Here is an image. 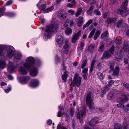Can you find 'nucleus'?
<instances>
[{
    "label": "nucleus",
    "mask_w": 129,
    "mask_h": 129,
    "mask_svg": "<svg viewBox=\"0 0 129 129\" xmlns=\"http://www.w3.org/2000/svg\"><path fill=\"white\" fill-rule=\"evenodd\" d=\"M37 74V70L36 69H32L30 72V75L33 76H36Z\"/></svg>",
    "instance_id": "nucleus-20"
},
{
    "label": "nucleus",
    "mask_w": 129,
    "mask_h": 129,
    "mask_svg": "<svg viewBox=\"0 0 129 129\" xmlns=\"http://www.w3.org/2000/svg\"><path fill=\"white\" fill-rule=\"evenodd\" d=\"M127 9V8L120 7L118 10L117 13L122 16L126 15Z\"/></svg>",
    "instance_id": "nucleus-12"
},
{
    "label": "nucleus",
    "mask_w": 129,
    "mask_h": 129,
    "mask_svg": "<svg viewBox=\"0 0 129 129\" xmlns=\"http://www.w3.org/2000/svg\"><path fill=\"white\" fill-rule=\"evenodd\" d=\"M88 74L87 73H85L83 75V78L85 80H86L87 78Z\"/></svg>",
    "instance_id": "nucleus-55"
},
{
    "label": "nucleus",
    "mask_w": 129,
    "mask_h": 129,
    "mask_svg": "<svg viewBox=\"0 0 129 129\" xmlns=\"http://www.w3.org/2000/svg\"><path fill=\"white\" fill-rule=\"evenodd\" d=\"M107 98L109 100H111L112 99V94L110 93L108 94L107 96Z\"/></svg>",
    "instance_id": "nucleus-54"
},
{
    "label": "nucleus",
    "mask_w": 129,
    "mask_h": 129,
    "mask_svg": "<svg viewBox=\"0 0 129 129\" xmlns=\"http://www.w3.org/2000/svg\"><path fill=\"white\" fill-rule=\"evenodd\" d=\"M21 56V54H17L15 56V57L17 59L20 58Z\"/></svg>",
    "instance_id": "nucleus-47"
},
{
    "label": "nucleus",
    "mask_w": 129,
    "mask_h": 129,
    "mask_svg": "<svg viewBox=\"0 0 129 129\" xmlns=\"http://www.w3.org/2000/svg\"><path fill=\"white\" fill-rule=\"evenodd\" d=\"M85 111L83 110L81 111L77 114V118L80 119L82 117L85 115Z\"/></svg>",
    "instance_id": "nucleus-19"
},
{
    "label": "nucleus",
    "mask_w": 129,
    "mask_h": 129,
    "mask_svg": "<svg viewBox=\"0 0 129 129\" xmlns=\"http://www.w3.org/2000/svg\"><path fill=\"white\" fill-rule=\"evenodd\" d=\"M82 23H83L82 22H78V23H77L78 26L79 27L81 26L82 25Z\"/></svg>",
    "instance_id": "nucleus-60"
},
{
    "label": "nucleus",
    "mask_w": 129,
    "mask_h": 129,
    "mask_svg": "<svg viewBox=\"0 0 129 129\" xmlns=\"http://www.w3.org/2000/svg\"><path fill=\"white\" fill-rule=\"evenodd\" d=\"M39 82L37 79H33L31 80L30 83V86L33 87H37L39 85Z\"/></svg>",
    "instance_id": "nucleus-11"
},
{
    "label": "nucleus",
    "mask_w": 129,
    "mask_h": 129,
    "mask_svg": "<svg viewBox=\"0 0 129 129\" xmlns=\"http://www.w3.org/2000/svg\"><path fill=\"white\" fill-rule=\"evenodd\" d=\"M117 106L118 107H120L121 108H123L124 107V105L122 104L121 103L118 104L117 105Z\"/></svg>",
    "instance_id": "nucleus-53"
},
{
    "label": "nucleus",
    "mask_w": 129,
    "mask_h": 129,
    "mask_svg": "<svg viewBox=\"0 0 129 129\" xmlns=\"http://www.w3.org/2000/svg\"><path fill=\"white\" fill-rule=\"evenodd\" d=\"M114 83L113 80H111L109 81L108 82V85L105 86L103 88H101V90L102 93L104 94L106 93V92L109 90L108 87L112 86Z\"/></svg>",
    "instance_id": "nucleus-6"
},
{
    "label": "nucleus",
    "mask_w": 129,
    "mask_h": 129,
    "mask_svg": "<svg viewBox=\"0 0 129 129\" xmlns=\"http://www.w3.org/2000/svg\"><path fill=\"white\" fill-rule=\"evenodd\" d=\"M14 54V52L12 50L10 49L8 50L7 56L9 58H11Z\"/></svg>",
    "instance_id": "nucleus-17"
},
{
    "label": "nucleus",
    "mask_w": 129,
    "mask_h": 129,
    "mask_svg": "<svg viewBox=\"0 0 129 129\" xmlns=\"http://www.w3.org/2000/svg\"><path fill=\"white\" fill-rule=\"evenodd\" d=\"M114 48V46H112L109 51L105 52L103 54L102 58H108L110 57L113 54Z\"/></svg>",
    "instance_id": "nucleus-5"
},
{
    "label": "nucleus",
    "mask_w": 129,
    "mask_h": 129,
    "mask_svg": "<svg viewBox=\"0 0 129 129\" xmlns=\"http://www.w3.org/2000/svg\"><path fill=\"white\" fill-rule=\"evenodd\" d=\"M68 12L72 15H73L75 14V11L72 10H69Z\"/></svg>",
    "instance_id": "nucleus-46"
},
{
    "label": "nucleus",
    "mask_w": 129,
    "mask_h": 129,
    "mask_svg": "<svg viewBox=\"0 0 129 129\" xmlns=\"http://www.w3.org/2000/svg\"><path fill=\"white\" fill-rule=\"evenodd\" d=\"M93 9V6L91 5L90 6L89 8L87 11V13L88 15H91Z\"/></svg>",
    "instance_id": "nucleus-21"
},
{
    "label": "nucleus",
    "mask_w": 129,
    "mask_h": 129,
    "mask_svg": "<svg viewBox=\"0 0 129 129\" xmlns=\"http://www.w3.org/2000/svg\"><path fill=\"white\" fill-rule=\"evenodd\" d=\"M6 65L5 62L1 60H0V68L3 69L5 68Z\"/></svg>",
    "instance_id": "nucleus-23"
},
{
    "label": "nucleus",
    "mask_w": 129,
    "mask_h": 129,
    "mask_svg": "<svg viewBox=\"0 0 129 129\" xmlns=\"http://www.w3.org/2000/svg\"><path fill=\"white\" fill-rule=\"evenodd\" d=\"M101 34V31L100 30H98L97 31L94 37V40H96L98 38Z\"/></svg>",
    "instance_id": "nucleus-25"
},
{
    "label": "nucleus",
    "mask_w": 129,
    "mask_h": 129,
    "mask_svg": "<svg viewBox=\"0 0 129 129\" xmlns=\"http://www.w3.org/2000/svg\"><path fill=\"white\" fill-rule=\"evenodd\" d=\"M123 20L121 19L118 21L116 23V26L118 28L120 27L122 23Z\"/></svg>",
    "instance_id": "nucleus-30"
},
{
    "label": "nucleus",
    "mask_w": 129,
    "mask_h": 129,
    "mask_svg": "<svg viewBox=\"0 0 129 129\" xmlns=\"http://www.w3.org/2000/svg\"><path fill=\"white\" fill-rule=\"evenodd\" d=\"M97 75L102 80L103 79L104 77L103 74L102 73L100 72H98L97 73Z\"/></svg>",
    "instance_id": "nucleus-38"
},
{
    "label": "nucleus",
    "mask_w": 129,
    "mask_h": 129,
    "mask_svg": "<svg viewBox=\"0 0 129 129\" xmlns=\"http://www.w3.org/2000/svg\"><path fill=\"white\" fill-rule=\"evenodd\" d=\"M88 70V69H87L85 68L82 71V72L84 74H85V73H87V72Z\"/></svg>",
    "instance_id": "nucleus-48"
},
{
    "label": "nucleus",
    "mask_w": 129,
    "mask_h": 129,
    "mask_svg": "<svg viewBox=\"0 0 129 129\" xmlns=\"http://www.w3.org/2000/svg\"><path fill=\"white\" fill-rule=\"evenodd\" d=\"M53 9V6H52L47 9L44 10L43 12L44 13H47L52 11Z\"/></svg>",
    "instance_id": "nucleus-29"
},
{
    "label": "nucleus",
    "mask_w": 129,
    "mask_h": 129,
    "mask_svg": "<svg viewBox=\"0 0 129 129\" xmlns=\"http://www.w3.org/2000/svg\"><path fill=\"white\" fill-rule=\"evenodd\" d=\"M81 77L79 76L78 74H75L73 81L74 85L79 87L81 84Z\"/></svg>",
    "instance_id": "nucleus-4"
},
{
    "label": "nucleus",
    "mask_w": 129,
    "mask_h": 129,
    "mask_svg": "<svg viewBox=\"0 0 129 129\" xmlns=\"http://www.w3.org/2000/svg\"><path fill=\"white\" fill-rule=\"evenodd\" d=\"M93 13L97 15H100L101 14L100 12L99 11L98 9L95 10L93 11Z\"/></svg>",
    "instance_id": "nucleus-37"
},
{
    "label": "nucleus",
    "mask_w": 129,
    "mask_h": 129,
    "mask_svg": "<svg viewBox=\"0 0 129 129\" xmlns=\"http://www.w3.org/2000/svg\"><path fill=\"white\" fill-rule=\"evenodd\" d=\"M63 40V38L61 36H59L57 37L56 42L59 47L62 46Z\"/></svg>",
    "instance_id": "nucleus-13"
},
{
    "label": "nucleus",
    "mask_w": 129,
    "mask_h": 129,
    "mask_svg": "<svg viewBox=\"0 0 129 129\" xmlns=\"http://www.w3.org/2000/svg\"><path fill=\"white\" fill-rule=\"evenodd\" d=\"M104 50V45L103 43H102L100 46L99 51L101 52H103Z\"/></svg>",
    "instance_id": "nucleus-33"
},
{
    "label": "nucleus",
    "mask_w": 129,
    "mask_h": 129,
    "mask_svg": "<svg viewBox=\"0 0 129 129\" xmlns=\"http://www.w3.org/2000/svg\"><path fill=\"white\" fill-rule=\"evenodd\" d=\"M11 88L9 87L8 88L5 90V91L6 93H8L11 90Z\"/></svg>",
    "instance_id": "nucleus-59"
},
{
    "label": "nucleus",
    "mask_w": 129,
    "mask_h": 129,
    "mask_svg": "<svg viewBox=\"0 0 129 129\" xmlns=\"http://www.w3.org/2000/svg\"><path fill=\"white\" fill-rule=\"evenodd\" d=\"M81 32L80 30L77 33L74 34L72 38V42L74 43H75L78 39L79 37L81 35Z\"/></svg>",
    "instance_id": "nucleus-10"
},
{
    "label": "nucleus",
    "mask_w": 129,
    "mask_h": 129,
    "mask_svg": "<svg viewBox=\"0 0 129 129\" xmlns=\"http://www.w3.org/2000/svg\"><path fill=\"white\" fill-rule=\"evenodd\" d=\"M74 114V110L72 108H71V110L70 113V116L72 117Z\"/></svg>",
    "instance_id": "nucleus-39"
},
{
    "label": "nucleus",
    "mask_w": 129,
    "mask_h": 129,
    "mask_svg": "<svg viewBox=\"0 0 129 129\" xmlns=\"http://www.w3.org/2000/svg\"><path fill=\"white\" fill-rule=\"evenodd\" d=\"M46 7V6L44 4L42 5L39 7L40 9L41 10H44Z\"/></svg>",
    "instance_id": "nucleus-41"
},
{
    "label": "nucleus",
    "mask_w": 129,
    "mask_h": 129,
    "mask_svg": "<svg viewBox=\"0 0 129 129\" xmlns=\"http://www.w3.org/2000/svg\"><path fill=\"white\" fill-rule=\"evenodd\" d=\"M19 72L20 74L22 75H25L27 73V71L22 67H20Z\"/></svg>",
    "instance_id": "nucleus-15"
},
{
    "label": "nucleus",
    "mask_w": 129,
    "mask_h": 129,
    "mask_svg": "<svg viewBox=\"0 0 129 129\" xmlns=\"http://www.w3.org/2000/svg\"><path fill=\"white\" fill-rule=\"evenodd\" d=\"M86 62L87 61L86 60H85L84 62H83L81 66V68L82 69H83L85 67L86 64Z\"/></svg>",
    "instance_id": "nucleus-43"
},
{
    "label": "nucleus",
    "mask_w": 129,
    "mask_h": 129,
    "mask_svg": "<svg viewBox=\"0 0 129 129\" xmlns=\"http://www.w3.org/2000/svg\"><path fill=\"white\" fill-rule=\"evenodd\" d=\"M83 18L82 17H80L79 18V19L78 21V22H81L83 23Z\"/></svg>",
    "instance_id": "nucleus-49"
},
{
    "label": "nucleus",
    "mask_w": 129,
    "mask_h": 129,
    "mask_svg": "<svg viewBox=\"0 0 129 129\" xmlns=\"http://www.w3.org/2000/svg\"><path fill=\"white\" fill-rule=\"evenodd\" d=\"M128 59L126 58H125L124 59V62L125 63L127 64L128 62Z\"/></svg>",
    "instance_id": "nucleus-62"
},
{
    "label": "nucleus",
    "mask_w": 129,
    "mask_h": 129,
    "mask_svg": "<svg viewBox=\"0 0 129 129\" xmlns=\"http://www.w3.org/2000/svg\"><path fill=\"white\" fill-rule=\"evenodd\" d=\"M123 50L127 54L128 53L127 56L129 57V43L126 41H124Z\"/></svg>",
    "instance_id": "nucleus-7"
},
{
    "label": "nucleus",
    "mask_w": 129,
    "mask_h": 129,
    "mask_svg": "<svg viewBox=\"0 0 129 129\" xmlns=\"http://www.w3.org/2000/svg\"><path fill=\"white\" fill-rule=\"evenodd\" d=\"M95 62V60H94L92 61L91 62V67H90V73L93 70V69L94 68V64Z\"/></svg>",
    "instance_id": "nucleus-31"
},
{
    "label": "nucleus",
    "mask_w": 129,
    "mask_h": 129,
    "mask_svg": "<svg viewBox=\"0 0 129 129\" xmlns=\"http://www.w3.org/2000/svg\"><path fill=\"white\" fill-rule=\"evenodd\" d=\"M58 29V26L57 24H49L46 29V33L45 35L49 38L51 35V32H56Z\"/></svg>",
    "instance_id": "nucleus-2"
},
{
    "label": "nucleus",
    "mask_w": 129,
    "mask_h": 129,
    "mask_svg": "<svg viewBox=\"0 0 129 129\" xmlns=\"http://www.w3.org/2000/svg\"><path fill=\"white\" fill-rule=\"evenodd\" d=\"M117 18H107L106 20L107 23L109 24L112 23V22H115L117 21Z\"/></svg>",
    "instance_id": "nucleus-14"
},
{
    "label": "nucleus",
    "mask_w": 129,
    "mask_h": 129,
    "mask_svg": "<svg viewBox=\"0 0 129 129\" xmlns=\"http://www.w3.org/2000/svg\"><path fill=\"white\" fill-rule=\"evenodd\" d=\"M63 26H64V27L65 28H68V27H69V26L67 24V23H66V22L63 25Z\"/></svg>",
    "instance_id": "nucleus-58"
},
{
    "label": "nucleus",
    "mask_w": 129,
    "mask_h": 129,
    "mask_svg": "<svg viewBox=\"0 0 129 129\" xmlns=\"http://www.w3.org/2000/svg\"><path fill=\"white\" fill-rule=\"evenodd\" d=\"M124 86L128 89H129V84L126 83H123Z\"/></svg>",
    "instance_id": "nucleus-44"
},
{
    "label": "nucleus",
    "mask_w": 129,
    "mask_h": 129,
    "mask_svg": "<svg viewBox=\"0 0 129 129\" xmlns=\"http://www.w3.org/2000/svg\"><path fill=\"white\" fill-rule=\"evenodd\" d=\"M97 119L96 118H94L91 120L89 123V124L91 126L94 125L98 122V121L97 120Z\"/></svg>",
    "instance_id": "nucleus-18"
},
{
    "label": "nucleus",
    "mask_w": 129,
    "mask_h": 129,
    "mask_svg": "<svg viewBox=\"0 0 129 129\" xmlns=\"http://www.w3.org/2000/svg\"><path fill=\"white\" fill-rule=\"evenodd\" d=\"M108 34V32L107 31H105L101 35V37L102 38H103L104 37L107 36Z\"/></svg>",
    "instance_id": "nucleus-42"
},
{
    "label": "nucleus",
    "mask_w": 129,
    "mask_h": 129,
    "mask_svg": "<svg viewBox=\"0 0 129 129\" xmlns=\"http://www.w3.org/2000/svg\"><path fill=\"white\" fill-rule=\"evenodd\" d=\"M12 1H8L6 3V5H10L12 4Z\"/></svg>",
    "instance_id": "nucleus-57"
},
{
    "label": "nucleus",
    "mask_w": 129,
    "mask_h": 129,
    "mask_svg": "<svg viewBox=\"0 0 129 129\" xmlns=\"http://www.w3.org/2000/svg\"><path fill=\"white\" fill-rule=\"evenodd\" d=\"M107 16V14L106 13H104L103 14V17L104 18H106Z\"/></svg>",
    "instance_id": "nucleus-63"
},
{
    "label": "nucleus",
    "mask_w": 129,
    "mask_h": 129,
    "mask_svg": "<svg viewBox=\"0 0 129 129\" xmlns=\"http://www.w3.org/2000/svg\"><path fill=\"white\" fill-rule=\"evenodd\" d=\"M72 32V30L71 28L68 29L65 31V33L66 35H69Z\"/></svg>",
    "instance_id": "nucleus-35"
},
{
    "label": "nucleus",
    "mask_w": 129,
    "mask_h": 129,
    "mask_svg": "<svg viewBox=\"0 0 129 129\" xmlns=\"http://www.w3.org/2000/svg\"><path fill=\"white\" fill-rule=\"evenodd\" d=\"M62 112L61 111H59L58 112L57 116L58 117H60L62 115Z\"/></svg>",
    "instance_id": "nucleus-56"
},
{
    "label": "nucleus",
    "mask_w": 129,
    "mask_h": 129,
    "mask_svg": "<svg viewBox=\"0 0 129 129\" xmlns=\"http://www.w3.org/2000/svg\"><path fill=\"white\" fill-rule=\"evenodd\" d=\"M34 62V60L32 57H29L27 58L26 62L24 64V67L28 70L31 69V66Z\"/></svg>",
    "instance_id": "nucleus-3"
},
{
    "label": "nucleus",
    "mask_w": 129,
    "mask_h": 129,
    "mask_svg": "<svg viewBox=\"0 0 129 129\" xmlns=\"http://www.w3.org/2000/svg\"><path fill=\"white\" fill-rule=\"evenodd\" d=\"M69 47L68 44L66 43L65 45L63 46V47L64 49H67Z\"/></svg>",
    "instance_id": "nucleus-61"
},
{
    "label": "nucleus",
    "mask_w": 129,
    "mask_h": 129,
    "mask_svg": "<svg viewBox=\"0 0 129 129\" xmlns=\"http://www.w3.org/2000/svg\"><path fill=\"white\" fill-rule=\"evenodd\" d=\"M94 45L90 44L88 47V51L89 52H91L94 49Z\"/></svg>",
    "instance_id": "nucleus-26"
},
{
    "label": "nucleus",
    "mask_w": 129,
    "mask_h": 129,
    "mask_svg": "<svg viewBox=\"0 0 129 129\" xmlns=\"http://www.w3.org/2000/svg\"><path fill=\"white\" fill-rule=\"evenodd\" d=\"M84 42L83 41H81L80 43V46L79 47V49L81 50H82L84 47Z\"/></svg>",
    "instance_id": "nucleus-36"
},
{
    "label": "nucleus",
    "mask_w": 129,
    "mask_h": 129,
    "mask_svg": "<svg viewBox=\"0 0 129 129\" xmlns=\"http://www.w3.org/2000/svg\"><path fill=\"white\" fill-rule=\"evenodd\" d=\"M102 65L100 63H99L97 64V68L99 69V71L101 70Z\"/></svg>",
    "instance_id": "nucleus-45"
},
{
    "label": "nucleus",
    "mask_w": 129,
    "mask_h": 129,
    "mask_svg": "<svg viewBox=\"0 0 129 129\" xmlns=\"http://www.w3.org/2000/svg\"><path fill=\"white\" fill-rule=\"evenodd\" d=\"M3 47L1 45H0V55H1L3 52Z\"/></svg>",
    "instance_id": "nucleus-52"
},
{
    "label": "nucleus",
    "mask_w": 129,
    "mask_h": 129,
    "mask_svg": "<svg viewBox=\"0 0 129 129\" xmlns=\"http://www.w3.org/2000/svg\"><path fill=\"white\" fill-rule=\"evenodd\" d=\"M65 22L69 26H73L74 24V22L73 21L69 19H67Z\"/></svg>",
    "instance_id": "nucleus-24"
},
{
    "label": "nucleus",
    "mask_w": 129,
    "mask_h": 129,
    "mask_svg": "<svg viewBox=\"0 0 129 129\" xmlns=\"http://www.w3.org/2000/svg\"><path fill=\"white\" fill-rule=\"evenodd\" d=\"M30 78L28 76H24L21 77L19 79V82L22 84H26L30 80Z\"/></svg>",
    "instance_id": "nucleus-8"
},
{
    "label": "nucleus",
    "mask_w": 129,
    "mask_h": 129,
    "mask_svg": "<svg viewBox=\"0 0 129 129\" xmlns=\"http://www.w3.org/2000/svg\"><path fill=\"white\" fill-rule=\"evenodd\" d=\"M67 76L66 75H62V80L63 81V82H66L67 80Z\"/></svg>",
    "instance_id": "nucleus-40"
},
{
    "label": "nucleus",
    "mask_w": 129,
    "mask_h": 129,
    "mask_svg": "<svg viewBox=\"0 0 129 129\" xmlns=\"http://www.w3.org/2000/svg\"><path fill=\"white\" fill-rule=\"evenodd\" d=\"M95 30L96 29L95 28H94L93 29L89 35L88 37V38H90L93 36L95 31Z\"/></svg>",
    "instance_id": "nucleus-34"
},
{
    "label": "nucleus",
    "mask_w": 129,
    "mask_h": 129,
    "mask_svg": "<svg viewBox=\"0 0 129 129\" xmlns=\"http://www.w3.org/2000/svg\"><path fill=\"white\" fill-rule=\"evenodd\" d=\"M86 97V104L89 107L90 110L91 111H92L95 109V107L91 92H87Z\"/></svg>",
    "instance_id": "nucleus-1"
},
{
    "label": "nucleus",
    "mask_w": 129,
    "mask_h": 129,
    "mask_svg": "<svg viewBox=\"0 0 129 129\" xmlns=\"http://www.w3.org/2000/svg\"><path fill=\"white\" fill-rule=\"evenodd\" d=\"M82 11V9L81 8H79L77 9V11L75 14V16L76 17H78L79 15H80Z\"/></svg>",
    "instance_id": "nucleus-27"
},
{
    "label": "nucleus",
    "mask_w": 129,
    "mask_h": 129,
    "mask_svg": "<svg viewBox=\"0 0 129 129\" xmlns=\"http://www.w3.org/2000/svg\"><path fill=\"white\" fill-rule=\"evenodd\" d=\"M114 129H122L121 125L119 124H116L114 125Z\"/></svg>",
    "instance_id": "nucleus-28"
},
{
    "label": "nucleus",
    "mask_w": 129,
    "mask_h": 129,
    "mask_svg": "<svg viewBox=\"0 0 129 129\" xmlns=\"http://www.w3.org/2000/svg\"><path fill=\"white\" fill-rule=\"evenodd\" d=\"M123 129H129V126L128 125H124L123 126Z\"/></svg>",
    "instance_id": "nucleus-51"
},
{
    "label": "nucleus",
    "mask_w": 129,
    "mask_h": 129,
    "mask_svg": "<svg viewBox=\"0 0 129 129\" xmlns=\"http://www.w3.org/2000/svg\"><path fill=\"white\" fill-rule=\"evenodd\" d=\"M66 12L63 9H61L59 11L57 14L58 16L61 19H65L66 18Z\"/></svg>",
    "instance_id": "nucleus-9"
},
{
    "label": "nucleus",
    "mask_w": 129,
    "mask_h": 129,
    "mask_svg": "<svg viewBox=\"0 0 129 129\" xmlns=\"http://www.w3.org/2000/svg\"><path fill=\"white\" fill-rule=\"evenodd\" d=\"M15 68L13 64H11L10 63L8 67V71L10 73H12L14 70L15 69Z\"/></svg>",
    "instance_id": "nucleus-16"
},
{
    "label": "nucleus",
    "mask_w": 129,
    "mask_h": 129,
    "mask_svg": "<svg viewBox=\"0 0 129 129\" xmlns=\"http://www.w3.org/2000/svg\"><path fill=\"white\" fill-rule=\"evenodd\" d=\"M93 20L92 19L89 20L86 23L87 24L88 26L92 22Z\"/></svg>",
    "instance_id": "nucleus-50"
},
{
    "label": "nucleus",
    "mask_w": 129,
    "mask_h": 129,
    "mask_svg": "<svg viewBox=\"0 0 129 129\" xmlns=\"http://www.w3.org/2000/svg\"><path fill=\"white\" fill-rule=\"evenodd\" d=\"M119 68L118 67H116L115 70L113 71V75L114 76L118 75L119 73Z\"/></svg>",
    "instance_id": "nucleus-22"
},
{
    "label": "nucleus",
    "mask_w": 129,
    "mask_h": 129,
    "mask_svg": "<svg viewBox=\"0 0 129 129\" xmlns=\"http://www.w3.org/2000/svg\"><path fill=\"white\" fill-rule=\"evenodd\" d=\"M127 5V0H125L123 3V4L122 5L121 7L123 8H127L126 6Z\"/></svg>",
    "instance_id": "nucleus-32"
},
{
    "label": "nucleus",
    "mask_w": 129,
    "mask_h": 129,
    "mask_svg": "<svg viewBox=\"0 0 129 129\" xmlns=\"http://www.w3.org/2000/svg\"><path fill=\"white\" fill-rule=\"evenodd\" d=\"M8 77L9 79L12 80L13 78V77L11 75H9L8 76Z\"/></svg>",
    "instance_id": "nucleus-64"
}]
</instances>
